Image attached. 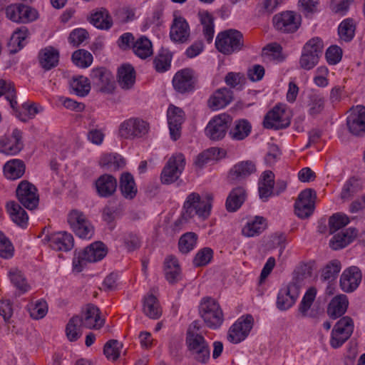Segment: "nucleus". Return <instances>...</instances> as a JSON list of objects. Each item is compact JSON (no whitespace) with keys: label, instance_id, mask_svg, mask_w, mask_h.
Masks as SVG:
<instances>
[{"label":"nucleus","instance_id":"obj_50","mask_svg":"<svg viewBox=\"0 0 365 365\" xmlns=\"http://www.w3.org/2000/svg\"><path fill=\"white\" fill-rule=\"evenodd\" d=\"M9 276L12 284L18 289L19 294H24L30 289L24 274L17 269H11Z\"/></svg>","mask_w":365,"mask_h":365},{"label":"nucleus","instance_id":"obj_58","mask_svg":"<svg viewBox=\"0 0 365 365\" xmlns=\"http://www.w3.org/2000/svg\"><path fill=\"white\" fill-rule=\"evenodd\" d=\"M349 222V217L341 213H336L331 215L329 219V233L334 234L335 232L345 227Z\"/></svg>","mask_w":365,"mask_h":365},{"label":"nucleus","instance_id":"obj_27","mask_svg":"<svg viewBox=\"0 0 365 365\" xmlns=\"http://www.w3.org/2000/svg\"><path fill=\"white\" fill-rule=\"evenodd\" d=\"M256 170V165L252 161H241L231 168L228 178L232 182H240L255 173Z\"/></svg>","mask_w":365,"mask_h":365},{"label":"nucleus","instance_id":"obj_28","mask_svg":"<svg viewBox=\"0 0 365 365\" xmlns=\"http://www.w3.org/2000/svg\"><path fill=\"white\" fill-rule=\"evenodd\" d=\"M233 100V92L227 88L217 89L209 98L208 106L213 110L226 107Z\"/></svg>","mask_w":365,"mask_h":365},{"label":"nucleus","instance_id":"obj_32","mask_svg":"<svg viewBox=\"0 0 365 365\" xmlns=\"http://www.w3.org/2000/svg\"><path fill=\"white\" fill-rule=\"evenodd\" d=\"M356 228L349 227L334 235L330 240L329 245L332 250H338L346 247L357 236Z\"/></svg>","mask_w":365,"mask_h":365},{"label":"nucleus","instance_id":"obj_62","mask_svg":"<svg viewBox=\"0 0 365 365\" xmlns=\"http://www.w3.org/2000/svg\"><path fill=\"white\" fill-rule=\"evenodd\" d=\"M115 17L116 21L122 24H127L135 19V11L128 6L119 8L115 11Z\"/></svg>","mask_w":365,"mask_h":365},{"label":"nucleus","instance_id":"obj_17","mask_svg":"<svg viewBox=\"0 0 365 365\" xmlns=\"http://www.w3.org/2000/svg\"><path fill=\"white\" fill-rule=\"evenodd\" d=\"M148 131V124L139 118H130L121 123L119 133L122 138L132 139L140 138Z\"/></svg>","mask_w":365,"mask_h":365},{"label":"nucleus","instance_id":"obj_33","mask_svg":"<svg viewBox=\"0 0 365 365\" xmlns=\"http://www.w3.org/2000/svg\"><path fill=\"white\" fill-rule=\"evenodd\" d=\"M349 300L345 294L335 296L329 303L327 314L332 319L341 317L348 308Z\"/></svg>","mask_w":365,"mask_h":365},{"label":"nucleus","instance_id":"obj_30","mask_svg":"<svg viewBox=\"0 0 365 365\" xmlns=\"http://www.w3.org/2000/svg\"><path fill=\"white\" fill-rule=\"evenodd\" d=\"M247 198V192L242 186L231 190L225 202L226 210L230 212L238 210Z\"/></svg>","mask_w":365,"mask_h":365},{"label":"nucleus","instance_id":"obj_49","mask_svg":"<svg viewBox=\"0 0 365 365\" xmlns=\"http://www.w3.org/2000/svg\"><path fill=\"white\" fill-rule=\"evenodd\" d=\"M81 327L79 315H74L69 319L66 327V335L70 341H76L81 336Z\"/></svg>","mask_w":365,"mask_h":365},{"label":"nucleus","instance_id":"obj_35","mask_svg":"<svg viewBox=\"0 0 365 365\" xmlns=\"http://www.w3.org/2000/svg\"><path fill=\"white\" fill-rule=\"evenodd\" d=\"M118 81L120 86L125 90L131 88L135 82V71L129 64L123 65L118 71Z\"/></svg>","mask_w":365,"mask_h":365},{"label":"nucleus","instance_id":"obj_45","mask_svg":"<svg viewBox=\"0 0 365 365\" xmlns=\"http://www.w3.org/2000/svg\"><path fill=\"white\" fill-rule=\"evenodd\" d=\"M133 50L137 56L145 59L153 54V45L148 38L142 36L133 43Z\"/></svg>","mask_w":365,"mask_h":365},{"label":"nucleus","instance_id":"obj_59","mask_svg":"<svg viewBox=\"0 0 365 365\" xmlns=\"http://www.w3.org/2000/svg\"><path fill=\"white\" fill-rule=\"evenodd\" d=\"M282 48L277 43H271L267 45L262 49V56L267 57L270 60L276 61L277 62L282 61L284 56L282 54Z\"/></svg>","mask_w":365,"mask_h":365},{"label":"nucleus","instance_id":"obj_47","mask_svg":"<svg viewBox=\"0 0 365 365\" xmlns=\"http://www.w3.org/2000/svg\"><path fill=\"white\" fill-rule=\"evenodd\" d=\"M70 87L76 95L85 97L90 92L91 82L83 76H74L70 82Z\"/></svg>","mask_w":365,"mask_h":365},{"label":"nucleus","instance_id":"obj_9","mask_svg":"<svg viewBox=\"0 0 365 365\" xmlns=\"http://www.w3.org/2000/svg\"><path fill=\"white\" fill-rule=\"evenodd\" d=\"M354 322L349 317L341 318L334 325L331 334L330 345L334 349L341 346L354 331Z\"/></svg>","mask_w":365,"mask_h":365},{"label":"nucleus","instance_id":"obj_5","mask_svg":"<svg viewBox=\"0 0 365 365\" xmlns=\"http://www.w3.org/2000/svg\"><path fill=\"white\" fill-rule=\"evenodd\" d=\"M107 254L105 245L99 241L95 242L79 252L73 259V269L77 272L83 270L88 262L101 260Z\"/></svg>","mask_w":365,"mask_h":365},{"label":"nucleus","instance_id":"obj_56","mask_svg":"<svg viewBox=\"0 0 365 365\" xmlns=\"http://www.w3.org/2000/svg\"><path fill=\"white\" fill-rule=\"evenodd\" d=\"M122 344L116 339L108 341L103 346V354L108 359L117 360L120 354Z\"/></svg>","mask_w":365,"mask_h":365},{"label":"nucleus","instance_id":"obj_24","mask_svg":"<svg viewBox=\"0 0 365 365\" xmlns=\"http://www.w3.org/2000/svg\"><path fill=\"white\" fill-rule=\"evenodd\" d=\"M79 317L83 327L87 329H98L104 324V319L100 317L99 309L93 304H88Z\"/></svg>","mask_w":365,"mask_h":365},{"label":"nucleus","instance_id":"obj_8","mask_svg":"<svg viewBox=\"0 0 365 365\" xmlns=\"http://www.w3.org/2000/svg\"><path fill=\"white\" fill-rule=\"evenodd\" d=\"M67 220L72 230L80 238L91 239L93 237V227L83 212L72 210L68 215Z\"/></svg>","mask_w":365,"mask_h":365},{"label":"nucleus","instance_id":"obj_55","mask_svg":"<svg viewBox=\"0 0 365 365\" xmlns=\"http://www.w3.org/2000/svg\"><path fill=\"white\" fill-rule=\"evenodd\" d=\"M197 236L194 232H187L182 235L179 240L178 247L183 254L190 252L196 245Z\"/></svg>","mask_w":365,"mask_h":365},{"label":"nucleus","instance_id":"obj_46","mask_svg":"<svg viewBox=\"0 0 365 365\" xmlns=\"http://www.w3.org/2000/svg\"><path fill=\"white\" fill-rule=\"evenodd\" d=\"M200 21L202 25L203 35L208 43H210L214 37V17L207 11H200L198 14Z\"/></svg>","mask_w":365,"mask_h":365},{"label":"nucleus","instance_id":"obj_6","mask_svg":"<svg viewBox=\"0 0 365 365\" xmlns=\"http://www.w3.org/2000/svg\"><path fill=\"white\" fill-rule=\"evenodd\" d=\"M323 41L319 38H313L304 46V51L300 58V66L305 70L313 68L318 63L323 51Z\"/></svg>","mask_w":365,"mask_h":365},{"label":"nucleus","instance_id":"obj_53","mask_svg":"<svg viewBox=\"0 0 365 365\" xmlns=\"http://www.w3.org/2000/svg\"><path fill=\"white\" fill-rule=\"evenodd\" d=\"M13 110L16 118L23 122H26L29 119L34 118L39 111L36 104H28L27 103L22 105L21 110L16 108V105H15V109Z\"/></svg>","mask_w":365,"mask_h":365},{"label":"nucleus","instance_id":"obj_1","mask_svg":"<svg viewBox=\"0 0 365 365\" xmlns=\"http://www.w3.org/2000/svg\"><path fill=\"white\" fill-rule=\"evenodd\" d=\"M206 198L207 200H202L197 192L189 194L183 205L182 217L188 220L197 215L202 220L207 219L210 215L212 196L207 195Z\"/></svg>","mask_w":365,"mask_h":365},{"label":"nucleus","instance_id":"obj_26","mask_svg":"<svg viewBox=\"0 0 365 365\" xmlns=\"http://www.w3.org/2000/svg\"><path fill=\"white\" fill-rule=\"evenodd\" d=\"M170 36L173 41L181 43L189 40L190 27L183 17H175L170 27Z\"/></svg>","mask_w":365,"mask_h":365},{"label":"nucleus","instance_id":"obj_10","mask_svg":"<svg viewBox=\"0 0 365 365\" xmlns=\"http://www.w3.org/2000/svg\"><path fill=\"white\" fill-rule=\"evenodd\" d=\"M185 158L182 153L172 155L163 168L160 179L163 184L169 185L176 181L185 169Z\"/></svg>","mask_w":365,"mask_h":365},{"label":"nucleus","instance_id":"obj_16","mask_svg":"<svg viewBox=\"0 0 365 365\" xmlns=\"http://www.w3.org/2000/svg\"><path fill=\"white\" fill-rule=\"evenodd\" d=\"M91 79L97 91L110 93L114 89V78L110 71L105 68H96L91 71Z\"/></svg>","mask_w":365,"mask_h":365},{"label":"nucleus","instance_id":"obj_48","mask_svg":"<svg viewBox=\"0 0 365 365\" xmlns=\"http://www.w3.org/2000/svg\"><path fill=\"white\" fill-rule=\"evenodd\" d=\"M356 24L351 18L344 19L338 27V34L339 38L346 41H351L355 35Z\"/></svg>","mask_w":365,"mask_h":365},{"label":"nucleus","instance_id":"obj_61","mask_svg":"<svg viewBox=\"0 0 365 365\" xmlns=\"http://www.w3.org/2000/svg\"><path fill=\"white\" fill-rule=\"evenodd\" d=\"M354 2V0H335L330 1L329 8L331 11L341 16H345L351 6Z\"/></svg>","mask_w":365,"mask_h":365},{"label":"nucleus","instance_id":"obj_63","mask_svg":"<svg viewBox=\"0 0 365 365\" xmlns=\"http://www.w3.org/2000/svg\"><path fill=\"white\" fill-rule=\"evenodd\" d=\"M14 248L9 238L0 231V257L10 259L13 257Z\"/></svg>","mask_w":365,"mask_h":365},{"label":"nucleus","instance_id":"obj_37","mask_svg":"<svg viewBox=\"0 0 365 365\" xmlns=\"http://www.w3.org/2000/svg\"><path fill=\"white\" fill-rule=\"evenodd\" d=\"M308 113L312 116L320 114L324 109L325 98L319 91H312L307 96Z\"/></svg>","mask_w":365,"mask_h":365},{"label":"nucleus","instance_id":"obj_2","mask_svg":"<svg viewBox=\"0 0 365 365\" xmlns=\"http://www.w3.org/2000/svg\"><path fill=\"white\" fill-rule=\"evenodd\" d=\"M199 314L205 325L212 329H217L224 322V314L219 303L212 297H204L199 305Z\"/></svg>","mask_w":365,"mask_h":365},{"label":"nucleus","instance_id":"obj_57","mask_svg":"<svg viewBox=\"0 0 365 365\" xmlns=\"http://www.w3.org/2000/svg\"><path fill=\"white\" fill-rule=\"evenodd\" d=\"M5 96L10 106L13 109H15V105H17L16 101V92L14 84L10 81L0 80V96Z\"/></svg>","mask_w":365,"mask_h":365},{"label":"nucleus","instance_id":"obj_54","mask_svg":"<svg viewBox=\"0 0 365 365\" xmlns=\"http://www.w3.org/2000/svg\"><path fill=\"white\" fill-rule=\"evenodd\" d=\"M341 268V262L339 260H331L322 269V279L324 281H334L337 277Z\"/></svg>","mask_w":365,"mask_h":365},{"label":"nucleus","instance_id":"obj_12","mask_svg":"<svg viewBox=\"0 0 365 365\" xmlns=\"http://www.w3.org/2000/svg\"><path fill=\"white\" fill-rule=\"evenodd\" d=\"M16 197L19 203L28 210L37 207L39 202L36 187L27 180L21 181L16 190Z\"/></svg>","mask_w":365,"mask_h":365},{"label":"nucleus","instance_id":"obj_38","mask_svg":"<svg viewBox=\"0 0 365 365\" xmlns=\"http://www.w3.org/2000/svg\"><path fill=\"white\" fill-rule=\"evenodd\" d=\"M25 169V164L21 160L13 159L4 165V173L6 178L16 180L23 176Z\"/></svg>","mask_w":365,"mask_h":365},{"label":"nucleus","instance_id":"obj_13","mask_svg":"<svg viewBox=\"0 0 365 365\" xmlns=\"http://www.w3.org/2000/svg\"><path fill=\"white\" fill-rule=\"evenodd\" d=\"M253 322L254 319L250 314L240 318L230 327L227 334L228 341L233 344H238L244 341L249 335Z\"/></svg>","mask_w":365,"mask_h":365},{"label":"nucleus","instance_id":"obj_11","mask_svg":"<svg viewBox=\"0 0 365 365\" xmlns=\"http://www.w3.org/2000/svg\"><path fill=\"white\" fill-rule=\"evenodd\" d=\"M232 118L227 114L222 113L212 118L207 125L205 133L212 140H220L225 138Z\"/></svg>","mask_w":365,"mask_h":365},{"label":"nucleus","instance_id":"obj_52","mask_svg":"<svg viewBox=\"0 0 365 365\" xmlns=\"http://www.w3.org/2000/svg\"><path fill=\"white\" fill-rule=\"evenodd\" d=\"M172 59L171 54L166 50H161L153 60L154 68L156 71L163 73L170 68Z\"/></svg>","mask_w":365,"mask_h":365},{"label":"nucleus","instance_id":"obj_14","mask_svg":"<svg viewBox=\"0 0 365 365\" xmlns=\"http://www.w3.org/2000/svg\"><path fill=\"white\" fill-rule=\"evenodd\" d=\"M272 21L276 29L284 33H294L300 26L301 16L294 11H287L274 15Z\"/></svg>","mask_w":365,"mask_h":365},{"label":"nucleus","instance_id":"obj_43","mask_svg":"<svg viewBox=\"0 0 365 365\" xmlns=\"http://www.w3.org/2000/svg\"><path fill=\"white\" fill-rule=\"evenodd\" d=\"M143 311L150 319H157L161 316L162 312L158 300L153 294L144 297Z\"/></svg>","mask_w":365,"mask_h":365},{"label":"nucleus","instance_id":"obj_34","mask_svg":"<svg viewBox=\"0 0 365 365\" xmlns=\"http://www.w3.org/2000/svg\"><path fill=\"white\" fill-rule=\"evenodd\" d=\"M38 58L41 66L44 70L49 71L57 66L59 59V53L54 48L48 46L39 51Z\"/></svg>","mask_w":365,"mask_h":365},{"label":"nucleus","instance_id":"obj_7","mask_svg":"<svg viewBox=\"0 0 365 365\" xmlns=\"http://www.w3.org/2000/svg\"><path fill=\"white\" fill-rule=\"evenodd\" d=\"M299 292L300 284L297 277L279 289L276 302L277 309L280 311L290 309L298 299Z\"/></svg>","mask_w":365,"mask_h":365},{"label":"nucleus","instance_id":"obj_20","mask_svg":"<svg viewBox=\"0 0 365 365\" xmlns=\"http://www.w3.org/2000/svg\"><path fill=\"white\" fill-rule=\"evenodd\" d=\"M349 131L354 135L363 136L365 134V107L357 106L350 110L346 119Z\"/></svg>","mask_w":365,"mask_h":365},{"label":"nucleus","instance_id":"obj_31","mask_svg":"<svg viewBox=\"0 0 365 365\" xmlns=\"http://www.w3.org/2000/svg\"><path fill=\"white\" fill-rule=\"evenodd\" d=\"M50 246L56 250L67 252L71 250L74 245V240L71 233L59 232L53 234L50 237Z\"/></svg>","mask_w":365,"mask_h":365},{"label":"nucleus","instance_id":"obj_41","mask_svg":"<svg viewBox=\"0 0 365 365\" xmlns=\"http://www.w3.org/2000/svg\"><path fill=\"white\" fill-rule=\"evenodd\" d=\"M89 21L91 24L99 29L108 30L113 26L112 18L109 12L103 8L92 14Z\"/></svg>","mask_w":365,"mask_h":365},{"label":"nucleus","instance_id":"obj_40","mask_svg":"<svg viewBox=\"0 0 365 365\" xmlns=\"http://www.w3.org/2000/svg\"><path fill=\"white\" fill-rule=\"evenodd\" d=\"M267 227L266 220L263 217L256 216L247 222L242 230V233L247 237H255L262 233Z\"/></svg>","mask_w":365,"mask_h":365},{"label":"nucleus","instance_id":"obj_36","mask_svg":"<svg viewBox=\"0 0 365 365\" xmlns=\"http://www.w3.org/2000/svg\"><path fill=\"white\" fill-rule=\"evenodd\" d=\"M165 274L170 284L176 283L180 279V267L178 259L173 256H168L165 260Z\"/></svg>","mask_w":365,"mask_h":365},{"label":"nucleus","instance_id":"obj_4","mask_svg":"<svg viewBox=\"0 0 365 365\" xmlns=\"http://www.w3.org/2000/svg\"><path fill=\"white\" fill-rule=\"evenodd\" d=\"M185 342L190 355L196 361L206 364L209 361L210 349L203 336L190 329L186 334Z\"/></svg>","mask_w":365,"mask_h":365},{"label":"nucleus","instance_id":"obj_18","mask_svg":"<svg viewBox=\"0 0 365 365\" xmlns=\"http://www.w3.org/2000/svg\"><path fill=\"white\" fill-rule=\"evenodd\" d=\"M197 77L191 68H184L178 71L173 79L174 88L179 93L190 92L195 89Z\"/></svg>","mask_w":365,"mask_h":365},{"label":"nucleus","instance_id":"obj_42","mask_svg":"<svg viewBox=\"0 0 365 365\" xmlns=\"http://www.w3.org/2000/svg\"><path fill=\"white\" fill-rule=\"evenodd\" d=\"M252 126L245 119L237 120L229 132L230 137L234 140H242L251 133Z\"/></svg>","mask_w":365,"mask_h":365},{"label":"nucleus","instance_id":"obj_51","mask_svg":"<svg viewBox=\"0 0 365 365\" xmlns=\"http://www.w3.org/2000/svg\"><path fill=\"white\" fill-rule=\"evenodd\" d=\"M71 59L76 66L85 68L91 65L93 58L89 51L85 49H78L73 53Z\"/></svg>","mask_w":365,"mask_h":365},{"label":"nucleus","instance_id":"obj_64","mask_svg":"<svg viewBox=\"0 0 365 365\" xmlns=\"http://www.w3.org/2000/svg\"><path fill=\"white\" fill-rule=\"evenodd\" d=\"M212 256V250L210 247H204L196 254L193 264L195 267L207 265L211 261Z\"/></svg>","mask_w":365,"mask_h":365},{"label":"nucleus","instance_id":"obj_29","mask_svg":"<svg viewBox=\"0 0 365 365\" xmlns=\"http://www.w3.org/2000/svg\"><path fill=\"white\" fill-rule=\"evenodd\" d=\"M7 212L11 220L19 227L25 229L29 224V216L20 204L10 201L6 204Z\"/></svg>","mask_w":365,"mask_h":365},{"label":"nucleus","instance_id":"obj_3","mask_svg":"<svg viewBox=\"0 0 365 365\" xmlns=\"http://www.w3.org/2000/svg\"><path fill=\"white\" fill-rule=\"evenodd\" d=\"M216 48L225 55L238 52L244 46L242 34L236 29H227L220 32L215 39Z\"/></svg>","mask_w":365,"mask_h":365},{"label":"nucleus","instance_id":"obj_39","mask_svg":"<svg viewBox=\"0 0 365 365\" xmlns=\"http://www.w3.org/2000/svg\"><path fill=\"white\" fill-rule=\"evenodd\" d=\"M125 160L117 153L103 155L99 160V165L108 170L115 171L124 167Z\"/></svg>","mask_w":365,"mask_h":365},{"label":"nucleus","instance_id":"obj_60","mask_svg":"<svg viewBox=\"0 0 365 365\" xmlns=\"http://www.w3.org/2000/svg\"><path fill=\"white\" fill-rule=\"evenodd\" d=\"M317 290L314 287L309 288L304 296L299 307V312L303 317L307 316V312L310 309L314 299L316 297Z\"/></svg>","mask_w":365,"mask_h":365},{"label":"nucleus","instance_id":"obj_21","mask_svg":"<svg viewBox=\"0 0 365 365\" xmlns=\"http://www.w3.org/2000/svg\"><path fill=\"white\" fill-rule=\"evenodd\" d=\"M167 117L170 137L173 140H177L181 135L185 113L180 108L170 105L167 111Z\"/></svg>","mask_w":365,"mask_h":365},{"label":"nucleus","instance_id":"obj_25","mask_svg":"<svg viewBox=\"0 0 365 365\" xmlns=\"http://www.w3.org/2000/svg\"><path fill=\"white\" fill-rule=\"evenodd\" d=\"M94 185L98 195L107 198L115 192L118 182L114 176L110 174H103L96 179Z\"/></svg>","mask_w":365,"mask_h":365},{"label":"nucleus","instance_id":"obj_22","mask_svg":"<svg viewBox=\"0 0 365 365\" xmlns=\"http://www.w3.org/2000/svg\"><path fill=\"white\" fill-rule=\"evenodd\" d=\"M22 133L17 128L11 135H5L0 140V152L6 155H16L23 148Z\"/></svg>","mask_w":365,"mask_h":365},{"label":"nucleus","instance_id":"obj_19","mask_svg":"<svg viewBox=\"0 0 365 365\" xmlns=\"http://www.w3.org/2000/svg\"><path fill=\"white\" fill-rule=\"evenodd\" d=\"M290 125V120L286 115L284 109L275 106L264 116L263 125L267 129L280 130L286 128Z\"/></svg>","mask_w":365,"mask_h":365},{"label":"nucleus","instance_id":"obj_15","mask_svg":"<svg viewBox=\"0 0 365 365\" xmlns=\"http://www.w3.org/2000/svg\"><path fill=\"white\" fill-rule=\"evenodd\" d=\"M315 197L316 193L312 189H305L299 193L294 203L295 214L299 218H307L313 213Z\"/></svg>","mask_w":365,"mask_h":365},{"label":"nucleus","instance_id":"obj_23","mask_svg":"<svg viewBox=\"0 0 365 365\" xmlns=\"http://www.w3.org/2000/svg\"><path fill=\"white\" fill-rule=\"evenodd\" d=\"M361 277V272L357 267H350L341 275L340 287L345 292H352L359 287Z\"/></svg>","mask_w":365,"mask_h":365},{"label":"nucleus","instance_id":"obj_44","mask_svg":"<svg viewBox=\"0 0 365 365\" xmlns=\"http://www.w3.org/2000/svg\"><path fill=\"white\" fill-rule=\"evenodd\" d=\"M120 190L127 199H133L137 193V187L133 175L129 173H124L120 179Z\"/></svg>","mask_w":365,"mask_h":365}]
</instances>
